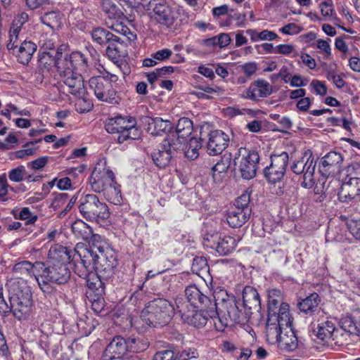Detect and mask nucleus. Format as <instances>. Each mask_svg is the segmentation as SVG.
Segmentation results:
<instances>
[{
	"instance_id": "obj_1",
	"label": "nucleus",
	"mask_w": 360,
	"mask_h": 360,
	"mask_svg": "<svg viewBox=\"0 0 360 360\" xmlns=\"http://www.w3.org/2000/svg\"><path fill=\"white\" fill-rule=\"evenodd\" d=\"M58 66L60 82L68 88V92L79 99H84L86 89L83 75H89L91 63L88 56L80 51L72 52Z\"/></svg>"
},
{
	"instance_id": "obj_2",
	"label": "nucleus",
	"mask_w": 360,
	"mask_h": 360,
	"mask_svg": "<svg viewBox=\"0 0 360 360\" xmlns=\"http://www.w3.org/2000/svg\"><path fill=\"white\" fill-rule=\"evenodd\" d=\"M175 313L173 304L164 298H156L148 302L141 310L140 320L130 321L131 326L139 330L142 321L148 327H162L167 325Z\"/></svg>"
},
{
	"instance_id": "obj_3",
	"label": "nucleus",
	"mask_w": 360,
	"mask_h": 360,
	"mask_svg": "<svg viewBox=\"0 0 360 360\" xmlns=\"http://www.w3.org/2000/svg\"><path fill=\"white\" fill-rule=\"evenodd\" d=\"M285 324L280 321L276 323H266V333L269 341L276 342L281 350L285 352H292L298 346V339L295 330L292 328V317Z\"/></svg>"
},
{
	"instance_id": "obj_4",
	"label": "nucleus",
	"mask_w": 360,
	"mask_h": 360,
	"mask_svg": "<svg viewBox=\"0 0 360 360\" xmlns=\"http://www.w3.org/2000/svg\"><path fill=\"white\" fill-rule=\"evenodd\" d=\"M213 297L214 302H211L210 309L217 310L223 316L227 315L234 322L248 321L240 304L233 295L228 294L226 290H214Z\"/></svg>"
},
{
	"instance_id": "obj_5",
	"label": "nucleus",
	"mask_w": 360,
	"mask_h": 360,
	"mask_svg": "<svg viewBox=\"0 0 360 360\" xmlns=\"http://www.w3.org/2000/svg\"><path fill=\"white\" fill-rule=\"evenodd\" d=\"M37 283L40 289L46 294H51L54 288L51 283L63 285L68 283L70 278V271L68 266L45 264L39 271Z\"/></svg>"
},
{
	"instance_id": "obj_6",
	"label": "nucleus",
	"mask_w": 360,
	"mask_h": 360,
	"mask_svg": "<svg viewBox=\"0 0 360 360\" xmlns=\"http://www.w3.org/2000/svg\"><path fill=\"white\" fill-rule=\"evenodd\" d=\"M78 209L80 214L89 221L103 222L110 217L108 205L95 194L82 195Z\"/></svg>"
},
{
	"instance_id": "obj_7",
	"label": "nucleus",
	"mask_w": 360,
	"mask_h": 360,
	"mask_svg": "<svg viewBox=\"0 0 360 360\" xmlns=\"http://www.w3.org/2000/svg\"><path fill=\"white\" fill-rule=\"evenodd\" d=\"M99 255L96 250L77 244L72 259L75 273L81 278H87L95 271Z\"/></svg>"
},
{
	"instance_id": "obj_8",
	"label": "nucleus",
	"mask_w": 360,
	"mask_h": 360,
	"mask_svg": "<svg viewBox=\"0 0 360 360\" xmlns=\"http://www.w3.org/2000/svg\"><path fill=\"white\" fill-rule=\"evenodd\" d=\"M136 125L137 122L134 117L120 115L109 119L105 123V128L110 134H118L117 141L122 143L127 140H135L139 138L140 131Z\"/></svg>"
},
{
	"instance_id": "obj_9",
	"label": "nucleus",
	"mask_w": 360,
	"mask_h": 360,
	"mask_svg": "<svg viewBox=\"0 0 360 360\" xmlns=\"http://www.w3.org/2000/svg\"><path fill=\"white\" fill-rule=\"evenodd\" d=\"M140 4L145 10L152 11V17L157 22L169 28L178 17L176 8L169 0H141Z\"/></svg>"
},
{
	"instance_id": "obj_10",
	"label": "nucleus",
	"mask_w": 360,
	"mask_h": 360,
	"mask_svg": "<svg viewBox=\"0 0 360 360\" xmlns=\"http://www.w3.org/2000/svg\"><path fill=\"white\" fill-rule=\"evenodd\" d=\"M267 320L266 323H276L280 320L286 324L288 323L289 317L291 316L290 306L288 303L283 302L282 292L276 288H271L267 290Z\"/></svg>"
},
{
	"instance_id": "obj_11",
	"label": "nucleus",
	"mask_w": 360,
	"mask_h": 360,
	"mask_svg": "<svg viewBox=\"0 0 360 360\" xmlns=\"http://www.w3.org/2000/svg\"><path fill=\"white\" fill-rule=\"evenodd\" d=\"M316 160L311 150H305L302 156L295 160L290 165L291 171L297 175H302L301 186L304 188H311L315 184L314 174Z\"/></svg>"
},
{
	"instance_id": "obj_12",
	"label": "nucleus",
	"mask_w": 360,
	"mask_h": 360,
	"mask_svg": "<svg viewBox=\"0 0 360 360\" xmlns=\"http://www.w3.org/2000/svg\"><path fill=\"white\" fill-rule=\"evenodd\" d=\"M259 155L255 150L240 148L234 158L235 165L238 167L241 176L245 179L255 176L258 168Z\"/></svg>"
},
{
	"instance_id": "obj_13",
	"label": "nucleus",
	"mask_w": 360,
	"mask_h": 360,
	"mask_svg": "<svg viewBox=\"0 0 360 360\" xmlns=\"http://www.w3.org/2000/svg\"><path fill=\"white\" fill-rule=\"evenodd\" d=\"M176 311L184 323L195 328H202L209 321L207 309L188 308V304L181 299H176Z\"/></svg>"
},
{
	"instance_id": "obj_14",
	"label": "nucleus",
	"mask_w": 360,
	"mask_h": 360,
	"mask_svg": "<svg viewBox=\"0 0 360 360\" xmlns=\"http://www.w3.org/2000/svg\"><path fill=\"white\" fill-rule=\"evenodd\" d=\"M288 162V153L283 151L280 153H273L271 155V165L264 169L266 180L273 184L281 181L286 172Z\"/></svg>"
},
{
	"instance_id": "obj_15",
	"label": "nucleus",
	"mask_w": 360,
	"mask_h": 360,
	"mask_svg": "<svg viewBox=\"0 0 360 360\" xmlns=\"http://www.w3.org/2000/svg\"><path fill=\"white\" fill-rule=\"evenodd\" d=\"M115 179L114 172L106 165L105 161L98 162L90 177L91 188L95 193H101L108 185L113 184Z\"/></svg>"
},
{
	"instance_id": "obj_16",
	"label": "nucleus",
	"mask_w": 360,
	"mask_h": 360,
	"mask_svg": "<svg viewBox=\"0 0 360 360\" xmlns=\"http://www.w3.org/2000/svg\"><path fill=\"white\" fill-rule=\"evenodd\" d=\"M11 311L18 320L25 319L30 314L32 307V293L28 288L18 290L9 297Z\"/></svg>"
},
{
	"instance_id": "obj_17",
	"label": "nucleus",
	"mask_w": 360,
	"mask_h": 360,
	"mask_svg": "<svg viewBox=\"0 0 360 360\" xmlns=\"http://www.w3.org/2000/svg\"><path fill=\"white\" fill-rule=\"evenodd\" d=\"M99 259L96 266V280L103 281L110 278L115 272L118 264L117 253L113 249H108L105 252L99 253Z\"/></svg>"
},
{
	"instance_id": "obj_18",
	"label": "nucleus",
	"mask_w": 360,
	"mask_h": 360,
	"mask_svg": "<svg viewBox=\"0 0 360 360\" xmlns=\"http://www.w3.org/2000/svg\"><path fill=\"white\" fill-rule=\"evenodd\" d=\"M203 245L214 249L220 255H228L236 247V240L229 236H221L219 233H206L203 236Z\"/></svg>"
},
{
	"instance_id": "obj_19",
	"label": "nucleus",
	"mask_w": 360,
	"mask_h": 360,
	"mask_svg": "<svg viewBox=\"0 0 360 360\" xmlns=\"http://www.w3.org/2000/svg\"><path fill=\"white\" fill-rule=\"evenodd\" d=\"M314 333L318 339L326 343L332 340L336 345H342L346 342L345 335L336 328L335 321L330 319L318 323Z\"/></svg>"
},
{
	"instance_id": "obj_20",
	"label": "nucleus",
	"mask_w": 360,
	"mask_h": 360,
	"mask_svg": "<svg viewBox=\"0 0 360 360\" xmlns=\"http://www.w3.org/2000/svg\"><path fill=\"white\" fill-rule=\"evenodd\" d=\"M89 87L96 96L101 101L109 103H116V91L112 87V84L105 80L104 77H92L89 81Z\"/></svg>"
},
{
	"instance_id": "obj_21",
	"label": "nucleus",
	"mask_w": 360,
	"mask_h": 360,
	"mask_svg": "<svg viewBox=\"0 0 360 360\" xmlns=\"http://www.w3.org/2000/svg\"><path fill=\"white\" fill-rule=\"evenodd\" d=\"M338 200L347 204L360 202V178H345L338 193Z\"/></svg>"
},
{
	"instance_id": "obj_22",
	"label": "nucleus",
	"mask_w": 360,
	"mask_h": 360,
	"mask_svg": "<svg viewBox=\"0 0 360 360\" xmlns=\"http://www.w3.org/2000/svg\"><path fill=\"white\" fill-rule=\"evenodd\" d=\"M86 285L88 290L86 296L89 302L91 303V308L96 314H100L104 309L105 300L103 295L105 293V286L103 281L96 280L91 281L87 279Z\"/></svg>"
},
{
	"instance_id": "obj_23",
	"label": "nucleus",
	"mask_w": 360,
	"mask_h": 360,
	"mask_svg": "<svg viewBox=\"0 0 360 360\" xmlns=\"http://www.w3.org/2000/svg\"><path fill=\"white\" fill-rule=\"evenodd\" d=\"M343 160L340 153L330 151L321 159L319 171L323 176H333L341 172Z\"/></svg>"
},
{
	"instance_id": "obj_24",
	"label": "nucleus",
	"mask_w": 360,
	"mask_h": 360,
	"mask_svg": "<svg viewBox=\"0 0 360 360\" xmlns=\"http://www.w3.org/2000/svg\"><path fill=\"white\" fill-rule=\"evenodd\" d=\"M184 292L186 299L183 297H177L176 299H181L187 303L188 308L210 309L212 302L210 298L202 293L195 285L187 286Z\"/></svg>"
},
{
	"instance_id": "obj_25",
	"label": "nucleus",
	"mask_w": 360,
	"mask_h": 360,
	"mask_svg": "<svg viewBox=\"0 0 360 360\" xmlns=\"http://www.w3.org/2000/svg\"><path fill=\"white\" fill-rule=\"evenodd\" d=\"M229 136L221 130H213L209 133L207 153L210 155L221 154L229 146Z\"/></svg>"
},
{
	"instance_id": "obj_26",
	"label": "nucleus",
	"mask_w": 360,
	"mask_h": 360,
	"mask_svg": "<svg viewBox=\"0 0 360 360\" xmlns=\"http://www.w3.org/2000/svg\"><path fill=\"white\" fill-rule=\"evenodd\" d=\"M272 94L271 85L264 79L255 80L241 94V97L252 101H257L260 98H266Z\"/></svg>"
},
{
	"instance_id": "obj_27",
	"label": "nucleus",
	"mask_w": 360,
	"mask_h": 360,
	"mask_svg": "<svg viewBox=\"0 0 360 360\" xmlns=\"http://www.w3.org/2000/svg\"><path fill=\"white\" fill-rule=\"evenodd\" d=\"M73 250L56 244L51 247L48 253L46 264L53 265L68 266L72 263Z\"/></svg>"
},
{
	"instance_id": "obj_28",
	"label": "nucleus",
	"mask_w": 360,
	"mask_h": 360,
	"mask_svg": "<svg viewBox=\"0 0 360 360\" xmlns=\"http://www.w3.org/2000/svg\"><path fill=\"white\" fill-rule=\"evenodd\" d=\"M240 307L243 309V313L248 320L252 315V309L259 308L260 297L255 288L246 285L243 290V304Z\"/></svg>"
},
{
	"instance_id": "obj_29",
	"label": "nucleus",
	"mask_w": 360,
	"mask_h": 360,
	"mask_svg": "<svg viewBox=\"0 0 360 360\" xmlns=\"http://www.w3.org/2000/svg\"><path fill=\"white\" fill-rule=\"evenodd\" d=\"M145 123L147 124V131L152 136H162L171 131L173 128L172 123L161 117H146Z\"/></svg>"
},
{
	"instance_id": "obj_30",
	"label": "nucleus",
	"mask_w": 360,
	"mask_h": 360,
	"mask_svg": "<svg viewBox=\"0 0 360 360\" xmlns=\"http://www.w3.org/2000/svg\"><path fill=\"white\" fill-rule=\"evenodd\" d=\"M127 340L122 336H115L105 349V356L109 359L121 358L127 352Z\"/></svg>"
},
{
	"instance_id": "obj_31",
	"label": "nucleus",
	"mask_w": 360,
	"mask_h": 360,
	"mask_svg": "<svg viewBox=\"0 0 360 360\" xmlns=\"http://www.w3.org/2000/svg\"><path fill=\"white\" fill-rule=\"evenodd\" d=\"M174 156V154L167 148L163 142L160 143L151 153L153 162L159 168H165L169 166Z\"/></svg>"
},
{
	"instance_id": "obj_32",
	"label": "nucleus",
	"mask_w": 360,
	"mask_h": 360,
	"mask_svg": "<svg viewBox=\"0 0 360 360\" xmlns=\"http://www.w3.org/2000/svg\"><path fill=\"white\" fill-rule=\"evenodd\" d=\"M43 266V262H35L32 263L27 260H23L16 263L13 267V272L15 274H19L21 275L27 274L28 276H34L35 279L37 281L39 278V271Z\"/></svg>"
},
{
	"instance_id": "obj_33",
	"label": "nucleus",
	"mask_w": 360,
	"mask_h": 360,
	"mask_svg": "<svg viewBox=\"0 0 360 360\" xmlns=\"http://www.w3.org/2000/svg\"><path fill=\"white\" fill-rule=\"evenodd\" d=\"M251 214L247 209L243 211L233 207L227 211L226 221L233 229L240 228L248 221Z\"/></svg>"
},
{
	"instance_id": "obj_34",
	"label": "nucleus",
	"mask_w": 360,
	"mask_h": 360,
	"mask_svg": "<svg viewBox=\"0 0 360 360\" xmlns=\"http://www.w3.org/2000/svg\"><path fill=\"white\" fill-rule=\"evenodd\" d=\"M37 50V45L31 41L25 40L13 52L18 58V61L22 65H27L32 55Z\"/></svg>"
},
{
	"instance_id": "obj_35",
	"label": "nucleus",
	"mask_w": 360,
	"mask_h": 360,
	"mask_svg": "<svg viewBox=\"0 0 360 360\" xmlns=\"http://www.w3.org/2000/svg\"><path fill=\"white\" fill-rule=\"evenodd\" d=\"M338 323L340 329L344 332L342 333L345 335L346 341L347 340L348 336L360 335V329L359 328V321H357L351 315L342 316Z\"/></svg>"
},
{
	"instance_id": "obj_36",
	"label": "nucleus",
	"mask_w": 360,
	"mask_h": 360,
	"mask_svg": "<svg viewBox=\"0 0 360 360\" xmlns=\"http://www.w3.org/2000/svg\"><path fill=\"white\" fill-rule=\"evenodd\" d=\"M58 54V51L56 52L55 56L47 51L41 53L38 59L39 68L49 71L51 68L56 67L58 71V66H63V60L56 57Z\"/></svg>"
},
{
	"instance_id": "obj_37",
	"label": "nucleus",
	"mask_w": 360,
	"mask_h": 360,
	"mask_svg": "<svg viewBox=\"0 0 360 360\" xmlns=\"http://www.w3.org/2000/svg\"><path fill=\"white\" fill-rule=\"evenodd\" d=\"M321 302L319 295L316 293H311L309 296L303 299L298 303V307L302 312L306 314L312 315L319 308V304Z\"/></svg>"
},
{
	"instance_id": "obj_38",
	"label": "nucleus",
	"mask_w": 360,
	"mask_h": 360,
	"mask_svg": "<svg viewBox=\"0 0 360 360\" xmlns=\"http://www.w3.org/2000/svg\"><path fill=\"white\" fill-rule=\"evenodd\" d=\"M120 185L115 179L113 184L108 185L101 193H103L105 199L114 205H120L122 202Z\"/></svg>"
},
{
	"instance_id": "obj_39",
	"label": "nucleus",
	"mask_w": 360,
	"mask_h": 360,
	"mask_svg": "<svg viewBox=\"0 0 360 360\" xmlns=\"http://www.w3.org/2000/svg\"><path fill=\"white\" fill-rule=\"evenodd\" d=\"M202 147V139L195 137L186 139L184 153L185 156L191 160H195L199 155V149Z\"/></svg>"
},
{
	"instance_id": "obj_40",
	"label": "nucleus",
	"mask_w": 360,
	"mask_h": 360,
	"mask_svg": "<svg viewBox=\"0 0 360 360\" xmlns=\"http://www.w3.org/2000/svg\"><path fill=\"white\" fill-rule=\"evenodd\" d=\"M71 229L74 236L84 240H88L91 237L92 228L82 219L75 221L71 225Z\"/></svg>"
},
{
	"instance_id": "obj_41",
	"label": "nucleus",
	"mask_w": 360,
	"mask_h": 360,
	"mask_svg": "<svg viewBox=\"0 0 360 360\" xmlns=\"http://www.w3.org/2000/svg\"><path fill=\"white\" fill-rule=\"evenodd\" d=\"M126 340L128 352L139 353L144 352L149 347V342L144 337H129Z\"/></svg>"
},
{
	"instance_id": "obj_42",
	"label": "nucleus",
	"mask_w": 360,
	"mask_h": 360,
	"mask_svg": "<svg viewBox=\"0 0 360 360\" xmlns=\"http://www.w3.org/2000/svg\"><path fill=\"white\" fill-rule=\"evenodd\" d=\"M167 148L174 154V152L184 151L186 138H179V136L175 133L171 134L163 141Z\"/></svg>"
},
{
	"instance_id": "obj_43",
	"label": "nucleus",
	"mask_w": 360,
	"mask_h": 360,
	"mask_svg": "<svg viewBox=\"0 0 360 360\" xmlns=\"http://www.w3.org/2000/svg\"><path fill=\"white\" fill-rule=\"evenodd\" d=\"M63 14L60 11H51L45 13L41 18V22L54 30L60 27L62 25Z\"/></svg>"
},
{
	"instance_id": "obj_44",
	"label": "nucleus",
	"mask_w": 360,
	"mask_h": 360,
	"mask_svg": "<svg viewBox=\"0 0 360 360\" xmlns=\"http://www.w3.org/2000/svg\"><path fill=\"white\" fill-rule=\"evenodd\" d=\"M102 9L109 18L122 20L126 18L122 11L111 0H103Z\"/></svg>"
},
{
	"instance_id": "obj_45",
	"label": "nucleus",
	"mask_w": 360,
	"mask_h": 360,
	"mask_svg": "<svg viewBox=\"0 0 360 360\" xmlns=\"http://www.w3.org/2000/svg\"><path fill=\"white\" fill-rule=\"evenodd\" d=\"M193 129V122L188 117H181L179 120L176 124L175 134L179 136V138H189Z\"/></svg>"
},
{
	"instance_id": "obj_46",
	"label": "nucleus",
	"mask_w": 360,
	"mask_h": 360,
	"mask_svg": "<svg viewBox=\"0 0 360 360\" xmlns=\"http://www.w3.org/2000/svg\"><path fill=\"white\" fill-rule=\"evenodd\" d=\"M230 157L224 156L212 167V176L214 181H220L221 179V174L226 172L230 167Z\"/></svg>"
},
{
	"instance_id": "obj_47",
	"label": "nucleus",
	"mask_w": 360,
	"mask_h": 360,
	"mask_svg": "<svg viewBox=\"0 0 360 360\" xmlns=\"http://www.w3.org/2000/svg\"><path fill=\"white\" fill-rule=\"evenodd\" d=\"M110 28L115 32L122 35L125 38L126 42L130 43L136 39V34L131 31L122 21L115 22L111 25Z\"/></svg>"
},
{
	"instance_id": "obj_48",
	"label": "nucleus",
	"mask_w": 360,
	"mask_h": 360,
	"mask_svg": "<svg viewBox=\"0 0 360 360\" xmlns=\"http://www.w3.org/2000/svg\"><path fill=\"white\" fill-rule=\"evenodd\" d=\"M91 244L89 248L96 250L98 253L103 252H105L108 249H112L98 234L93 233V229H91V237L88 238V240Z\"/></svg>"
},
{
	"instance_id": "obj_49",
	"label": "nucleus",
	"mask_w": 360,
	"mask_h": 360,
	"mask_svg": "<svg viewBox=\"0 0 360 360\" xmlns=\"http://www.w3.org/2000/svg\"><path fill=\"white\" fill-rule=\"evenodd\" d=\"M210 270L206 257L203 256L195 257L193 259L191 271L193 274L201 276L202 274L207 273Z\"/></svg>"
},
{
	"instance_id": "obj_50",
	"label": "nucleus",
	"mask_w": 360,
	"mask_h": 360,
	"mask_svg": "<svg viewBox=\"0 0 360 360\" xmlns=\"http://www.w3.org/2000/svg\"><path fill=\"white\" fill-rule=\"evenodd\" d=\"M110 37H112V33L103 27H98L91 31L93 41L100 45L106 44Z\"/></svg>"
},
{
	"instance_id": "obj_51",
	"label": "nucleus",
	"mask_w": 360,
	"mask_h": 360,
	"mask_svg": "<svg viewBox=\"0 0 360 360\" xmlns=\"http://www.w3.org/2000/svg\"><path fill=\"white\" fill-rule=\"evenodd\" d=\"M207 313L210 324H213L217 330L223 331L226 327L227 323L220 317V314H221L217 310L210 308L207 309Z\"/></svg>"
},
{
	"instance_id": "obj_52",
	"label": "nucleus",
	"mask_w": 360,
	"mask_h": 360,
	"mask_svg": "<svg viewBox=\"0 0 360 360\" xmlns=\"http://www.w3.org/2000/svg\"><path fill=\"white\" fill-rule=\"evenodd\" d=\"M175 347L169 345L165 349L157 352L153 360H175Z\"/></svg>"
},
{
	"instance_id": "obj_53",
	"label": "nucleus",
	"mask_w": 360,
	"mask_h": 360,
	"mask_svg": "<svg viewBox=\"0 0 360 360\" xmlns=\"http://www.w3.org/2000/svg\"><path fill=\"white\" fill-rule=\"evenodd\" d=\"M128 42H125L122 44L118 45L117 47L107 48L106 49V55L108 57L112 60H116L121 57H124L126 54V46Z\"/></svg>"
},
{
	"instance_id": "obj_54",
	"label": "nucleus",
	"mask_w": 360,
	"mask_h": 360,
	"mask_svg": "<svg viewBox=\"0 0 360 360\" xmlns=\"http://www.w3.org/2000/svg\"><path fill=\"white\" fill-rule=\"evenodd\" d=\"M250 194L248 192L243 193L239 197H238L234 202V208L238 210H248L249 213L252 214V207L250 205Z\"/></svg>"
},
{
	"instance_id": "obj_55",
	"label": "nucleus",
	"mask_w": 360,
	"mask_h": 360,
	"mask_svg": "<svg viewBox=\"0 0 360 360\" xmlns=\"http://www.w3.org/2000/svg\"><path fill=\"white\" fill-rule=\"evenodd\" d=\"M145 297V292L141 289L137 290L130 297L128 304L134 305V311L139 310L144 304Z\"/></svg>"
},
{
	"instance_id": "obj_56",
	"label": "nucleus",
	"mask_w": 360,
	"mask_h": 360,
	"mask_svg": "<svg viewBox=\"0 0 360 360\" xmlns=\"http://www.w3.org/2000/svg\"><path fill=\"white\" fill-rule=\"evenodd\" d=\"M198 357V352L194 347H188L182 351L176 350L175 354V360H189Z\"/></svg>"
},
{
	"instance_id": "obj_57",
	"label": "nucleus",
	"mask_w": 360,
	"mask_h": 360,
	"mask_svg": "<svg viewBox=\"0 0 360 360\" xmlns=\"http://www.w3.org/2000/svg\"><path fill=\"white\" fill-rule=\"evenodd\" d=\"M41 141V139L35 140L34 141H30L25 144L24 148L17 150L15 152V157L17 158H25L28 156L33 155L36 151L37 148H30V146H33L37 143H39Z\"/></svg>"
},
{
	"instance_id": "obj_58",
	"label": "nucleus",
	"mask_w": 360,
	"mask_h": 360,
	"mask_svg": "<svg viewBox=\"0 0 360 360\" xmlns=\"http://www.w3.org/2000/svg\"><path fill=\"white\" fill-rule=\"evenodd\" d=\"M29 15L25 12H22L15 15L12 21L10 30L20 32L22 26L28 21Z\"/></svg>"
},
{
	"instance_id": "obj_59",
	"label": "nucleus",
	"mask_w": 360,
	"mask_h": 360,
	"mask_svg": "<svg viewBox=\"0 0 360 360\" xmlns=\"http://www.w3.org/2000/svg\"><path fill=\"white\" fill-rule=\"evenodd\" d=\"M57 36L52 33L51 34H44L41 37L39 44L45 50H53L56 46Z\"/></svg>"
},
{
	"instance_id": "obj_60",
	"label": "nucleus",
	"mask_w": 360,
	"mask_h": 360,
	"mask_svg": "<svg viewBox=\"0 0 360 360\" xmlns=\"http://www.w3.org/2000/svg\"><path fill=\"white\" fill-rule=\"evenodd\" d=\"M52 195H53V198L50 207L54 210H58L61 208L68 202L69 197L68 193H53Z\"/></svg>"
},
{
	"instance_id": "obj_61",
	"label": "nucleus",
	"mask_w": 360,
	"mask_h": 360,
	"mask_svg": "<svg viewBox=\"0 0 360 360\" xmlns=\"http://www.w3.org/2000/svg\"><path fill=\"white\" fill-rule=\"evenodd\" d=\"M14 217L26 221V224H34L38 219L37 216L32 214L28 207L22 208L18 214H14Z\"/></svg>"
},
{
	"instance_id": "obj_62",
	"label": "nucleus",
	"mask_w": 360,
	"mask_h": 360,
	"mask_svg": "<svg viewBox=\"0 0 360 360\" xmlns=\"http://www.w3.org/2000/svg\"><path fill=\"white\" fill-rule=\"evenodd\" d=\"M25 169L24 166H19L11 169L8 173V178L14 182H20L24 179Z\"/></svg>"
},
{
	"instance_id": "obj_63",
	"label": "nucleus",
	"mask_w": 360,
	"mask_h": 360,
	"mask_svg": "<svg viewBox=\"0 0 360 360\" xmlns=\"http://www.w3.org/2000/svg\"><path fill=\"white\" fill-rule=\"evenodd\" d=\"M8 188L13 190V188L8 184L6 176L4 174L0 175V201L6 202L8 200L7 194Z\"/></svg>"
},
{
	"instance_id": "obj_64",
	"label": "nucleus",
	"mask_w": 360,
	"mask_h": 360,
	"mask_svg": "<svg viewBox=\"0 0 360 360\" xmlns=\"http://www.w3.org/2000/svg\"><path fill=\"white\" fill-rule=\"evenodd\" d=\"M310 86L313 89L314 92L317 95L323 96L327 94V87L324 82L314 79L311 81Z\"/></svg>"
}]
</instances>
